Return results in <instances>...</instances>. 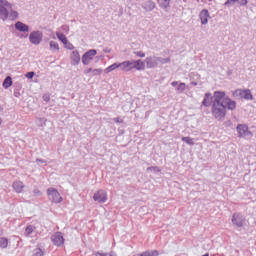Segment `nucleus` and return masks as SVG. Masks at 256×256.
<instances>
[{
    "instance_id": "f257e3e1",
    "label": "nucleus",
    "mask_w": 256,
    "mask_h": 256,
    "mask_svg": "<svg viewBox=\"0 0 256 256\" xmlns=\"http://www.w3.org/2000/svg\"><path fill=\"white\" fill-rule=\"evenodd\" d=\"M237 102L225 94V91H215L211 113L217 121H224L228 111H235Z\"/></svg>"
},
{
    "instance_id": "f03ea898",
    "label": "nucleus",
    "mask_w": 256,
    "mask_h": 256,
    "mask_svg": "<svg viewBox=\"0 0 256 256\" xmlns=\"http://www.w3.org/2000/svg\"><path fill=\"white\" fill-rule=\"evenodd\" d=\"M233 97H235V99H245L246 101H253L254 99L253 94H251V90L249 89H237L233 92Z\"/></svg>"
},
{
    "instance_id": "7ed1b4c3",
    "label": "nucleus",
    "mask_w": 256,
    "mask_h": 256,
    "mask_svg": "<svg viewBox=\"0 0 256 256\" xmlns=\"http://www.w3.org/2000/svg\"><path fill=\"white\" fill-rule=\"evenodd\" d=\"M47 195H48L49 201H51L52 203L57 204L63 201V197H61V194L59 193V191L53 187H50L47 189Z\"/></svg>"
},
{
    "instance_id": "20e7f679",
    "label": "nucleus",
    "mask_w": 256,
    "mask_h": 256,
    "mask_svg": "<svg viewBox=\"0 0 256 256\" xmlns=\"http://www.w3.org/2000/svg\"><path fill=\"white\" fill-rule=\"evenodd\" d=\"M231 221L232 225H234V227H237V229H241V227L245 225V217L239 212H235L232 215Z\"/></svg>"
},
{
    "instance_id": "39448f33",
    "label": "nucleus",
    "mask_w": 256,
    "mask_h": 256,
    "mask_svg": "<svg viewBox=\"0 0 256 256\" xmlns=\"http://www.w3.org/2000/svg\"><path fill=\"white\" fill-rule=\"evenodd\" d=\"M14 27L16 31H19L20 33H22L20 37H25V38L29 37V25L21 21H18L15 23Z\"/></svg>"
},
{
    "instance_id": "423d86ee",
    "label": "nucleus",
    "mask_w": 256,
    "mask_h": 256,
    "mask_svg": "<svg viewBox=\"0 0 256 256\" xmlns=\"http://www.w3.org/2000/svg\"><path fill=\"white\" fill-rule=\"evenodd\" d=\"M29 41L32 45H39L43 41V33L39 30L31 32Z\"/></svg>"
},
{
    "instance_id": "0eeeda50",
    "label": "nucleus",
    "mask_w": 256,
    "mask_h": 256,
    "mask_svg": "<svg viewBox=\"0 0 256 256\" xmlns=\"http://www.w3.org/2000/svg\"><path fill=\"white\" fill-rule=\"evenodd\" d=\"M95 55H97V50L95 49L86 51L82 56L83 65H89L91 61H93V57H95Z\"/></svg>"
},
{
    "instance_id": "6e6552de",
    "label": "nucleus",
    "mask_w": 256,
    "mask_h": 256,
    "mask_svg": "<svg viewBox=\"0 0 256 256\" xmlns=\"http://www.w3.org/2000/svg\"><path fill=\"white\" fill-rule=\"evenodd\" d=\"M94 201L97 203H107V191L100 189L93 195Z\"/></svg>"
},
{
    "instance_id": "1a4fd4ad",
    "label": "nucleus",
    "mask_w": 256,
    "mask_h": 256,
    "mask_svg": "<svg viewBox=\"0 0 256 256\" xmlns=\"http://www.w3.org/2000/svg\"><path fill=\"white\" fill-rule=\"evenodd\" d=\"M214 101H215V94H211V92H207L204 95V99L202 101L201 107H213Z\"/></svg>"
},
{
    "instance_id": "9d476101",
    "label": "nucleus",
    "mask_w": 256,
    "mask_h": 256,
    "mask_svg": "<svg viewBox=\"0 0 256 256\" xmlns=\"http://www.w3.org/2000/svg\"><path fill=\"white\" fill-rule=\"evenodd\" d=\"M52 242L56 247H61L63 243H65V238H63V234L61 232H57L52 237Z\"/></svg>"
},
{
    "instance_id": "9b49d317",
    "label": "nucleus",
    "mask_w": 256,
    "mask_h": 256,
    "mask_svg": "<svg viewBox=\"0 0 256 256\" xmlns=\"http://www.w3.org/2000/svg\"><path fill=\"white\" fill-rule=\"evenodd\" d=\"M199 19H200L202 25H207L209 23V19H211L209 10L203 9L202 11H200Z\"/></svg>"
},
{
    "instance_id": "f8f14e48",
    "label": "nucleus",
    "mask_w": 256,
    "mask_h": 256,
    "mask_svg": "<svg viewBox=\"0 0 256 256\" xmlns=\"http://www.w3.org/2000/svg\"><path fill=\"white\" fill-rule=\"evenodd\" d=\"M70 59H71V65H79V63H81V55H79V51L75 50L71 53L70 55Z\"/></svg>"
},
{
    "instance_id": "ddd939ff",
    "label": "nucleus",
    "mask_w": 256,
    "mask_h": 256,
    "mask_svg": "<svg viewBox=\"0 0 256 256\" xmlns=\"http://www.w3.org/2000/svg\"><path fill=\"white\" fill-rule=\"evenodd\" d=\"M236 131L238 133V137H243L247 135V132L249 131V126L246 124H238L236 127Z\"/></svg>"
},
{
    "instance_id": "4468645a",
    "label": "nucleus",
    "mask_w": 256,
    "mask_h": 256,
    "mask_svg": "<svg viewBox=\"0 0 256 256\" xmlns=\"http://www.w3.org/2000/svg\"><path fill=\"white\" fill-rule=\"evenodd\" d=\"M132 69H136L137 71H145V62L141 59L132 60Z\"/></svg>"
},
{
    "instance_id": "2eb2a0df",
    "label": "nucleus",
    "mask_w": 256,
    "mask_h": 256,
    "mask_svg": "<svg viewBox=\"0 0 256 256\" xmlns=\"http://www.w3.org/2000/svg\"><path fill=\"white\" fill-rule=\"evenodd\" d=\"M141 7H142V9H145L147 12H151V11H153V9H155V7H157V5L155 4L154 1L148 0L144 3H142Z\"/></svg>"
},
{
    "instance_id": "dca6fc26",
    "label": "nucleus",
    "mask_w": 256,
    "mask_h": 256,
    "mask_svg": "<svg viewBox=\"0 0 256 256\" xmlns=\"http://www.w3.org/2000/svg\"><path fill=\"white\" fill-rule=\"evenodd\" d=\"M120 68L121 71H133V64H132V60H126L124 62L120 63Z\"/></svg>"
},
{
    "instance_id": "f3484780",
    "label": "nucleus",
    "mask_w": 256,
    "mask_h": 256,
    "mask_svg": "<svg viewBox=\"0 0 256 256\" xmlns=\"http://www.w3.org/2000/svg\"><path fill=\"white\" fill-rule=\"evenodd\" d=\"M5 7H7L5 4L0 6V19H2V21H7V19H9V10Z\"/></svg>"
},
{
    "instance_id": "a211bd4d",
    "label": "nucleus",
    "mask_w": 256,
    "mask_h": 256,
    "mask_svg": "<svg viewBox=\"0 0 256 256\" xmlns=\"http://www.w3.org/2000/svg\"><path fill=\"white\" fill-rule=\"evenodd\" d=\"M159 8L160 9H164V11H169V9L171 8V0H157Z\"/></svg>"
},
{
    "instance_id": "6ab92c4d",
    "label": "nucleus",
    "mask_w": 256,
    "mask_h": 256,
    "mask_svg": "<svg viewBox=\"0 0 256 256\" xmlns=\"http://www.w3.org/2000/svg\"><path fill=\"white\" fill-rule=\"evenodd\" d=\"M12 187H13L14 191H16V193H22L23 189H25V185L21 181H15L13 183Z\"/></svg>"
},
{
    "instance_id": "aec40b11",
    "label": "nucleus",
    "mask_w": 256,
    "mask_h": 256,
    "mask_svg": "<svg viewBox=\"0 0 256 256\" xmlns=\"http://www.w3.org/2000/svg\"><path fill=\"white\" fill-rule=\"evenodd\" d=\"M21 89H23V86L21 83L16 82L14 83V97L20 98L21 97Z\"/></svg>"
},
{
    "instance_id": "412c9836",
    "label": "nucleus",
    "mask_w": 256,
    "mask_h": 256,
    "mask_svg": "<svg viewBox=\"0 0 256 256\" xmlns=\"http://www.w3.org/2000/svg\"><path fill=\"white\" fill-rule=\"evenodd\" d=\"M147 69H153L157 67V62L153 61L152 57H146L145 59Z\"/></svg>"
},
{
    "instance_id": "4be33fe9",
    "label": "nucleus",
    "mask_w": 256,
    "mask_h": 256,
    "mask_svg": "<svg viewBox=\"0 0 256 256\" xmlns=\"http://www.w3.org/2000/svg\"><path fill=\"white\" fill-rule=\"evenodd\" d=\"M12 85H13V78H11V76H7L2 83L3 88L9 89V87H11Z\"/></svg>"
},
{
    "instance_id": "5701e85b",
    "label": "nucleus",
    "mask_w": 256,
    "mask_h": 256,
    "mask_svg": "<svg viewBox=\"0 0 256 256\" xmlns=\"http://www.w3.org/2000/svg\"><path fill=\"white\" fill-rule=\"evenodd\" d=\"M37 228L33 225H27L24 235L25 237H31V235L33 234V231H35Z\"/></svg>"
},
{
    "instance_id": "b1692460",
    "label": "nucleus",
    "mask_w": 256,
    "mask_h": 256,
    "mask_svg": "<svg viewBox=\"0 0 256 256\" xmlns=\"http://www.w3.org/2000/svg\"><path fill=\"white\" fill-rule=\"evenodd\" d=\"M120 68V63H114V64H112V65H110V66H108L105 70H104V72L105 73H111V71H115V69H119Z\"/></svg>"
},
{
    "instance_id": "393cba45",
    "label": "nucleus",
    "mask_w": 256,
    "mask_h": 256,
    "mask_svg": "<svg viewBox=\"0 0 256 256\" xmlns=\"http://www.w3.org/2000/svg\"><path fill=\"white\" fill-rule=\"evenodd\" d=\"M56 36L59 39V41H61L63 43V45H67L68 40H67V36H65V34H63L61 32H57Z\"/></svg>"
},
{
    "instance_id": "a878e982",
    "label": "nucleus",
    "mask_w": 256,
    "mask_h": 256,
    "mask_svg": "<svg viewBox=\"0 0 256 256\" xmlns=\"http://www.w3.org/2000/svg\"><path fill=\"white\" fill-rule=\"evenodd\" d=\"M8 245H9V239H7L6 237H1L0 238V248L7 249Z\"/></svg>"
},
{
    "instance_id": "bb28decb",
    "label": "nucleus",
    "mask_w": 256,
    "mask_h": 256,
    "mask_svg": "<svg viewBox=\"0 0 256 256\" xmlns=\"http://www.w3.org/2000/svg\"><path fill=\"white\" fill-rule=\"evenodd\" d=\"M183 143H187V145H195V140L191 137H182Z\"/></svg>"
},
{
    "instance_id": "cd10ccee",
    "label": "nucleus",
    "mask_w": 256,
    "mask_h": 256,
    "mask_svg": "<svg viewBox=\"0 0 256 256\" xmlns=\"http://www.w3.org/2000/svg\"><path fill=\"white\" fill-rule=\"evenodd\" d=\"M185 89H187V86L185 83L181 82L177 88H176V91L177 93H183V91H185Z\"/></svg>"
},
{
    "instance_id": "c85d7f7f",
    "label": "nucleus",
    "mask_w": 256,
    "mask_h": 256,
    "mask_svg": "<svg viewBox=\"0 0 256 256\" xmlns=\"http://www.w3.org/2000/svg\"><path fill=\"white\" fill-rule=\"evenodd\" d=\"M157 61H159V63H161L162 65H165V63H171V58H163V57H157L156 58Z\"/></svg>"
},
{
    "instance_id": "c756f323",
    "label": "nucleus",
    "mask_w": 256,
    "mask_h": 256,
    "mask_svg": "<svg viewBox=\"0 0 256 256\" xmlns=\"http://www.w3.org/2000/svg\"><path fill=\"white\" fill-rule=\"evenodd\" d=\"M50 49H52V51H59V43L50 41Z\"/></svg>"
},
{
    "instance_id": "7c9ffc66",
    "label": "nucleus",
    "mask_w": 256,
    "mask_h": 256,
    "mask_svg": "<svg viewBox=\"0 0 256 256\" xmlns=\"http://www.w3.org/2000/svg\"><path fill=\"white\" fill-rule=\"evenodd\" d=\"M235 3H237V0H227L224 5L225 7H227L228 9H230V7H234Z\"/></svg>"
},
{
    "instance_id": "2f4dec72",
    "label": "nucleus",
    "mask_w": 256,
    "mask_h": 256,
    "mask_svg": "<svg viewBox=\"0 0 256 256\" xmlns=\"http://www.w3.org/2000/svg\"><path fill=\"white\" fill-rule=\"evenodd\" d=\"M45 252H43V249L41 248H36L34 249L33 256H44Z\"/></svg>"
},
{
    "instance_id": "473e14b6",
    "label": "nucleus",
    "mask_w": 256,
    "mask_h": 256,
    "mask_svg": "<svg viewBox=\"0 0 256 256\" xmlns=\"http://www.w3.org/2000/svg\"><path fill=\"white\" fill-rule=\"evenodd\" d=\"M2 5H6V7H8V9H13V4L9 3V1L7 0H0V6Z\"/></svg>"
},
{
    "instance_id": "72a5a7b5",
    "label": "nucleus",
    "mask_w": 256,
    "mask_h": 256,
    "mask_svg": "<svg viewBox=\"0 0 256 256\" xmlns=\"http://www.w3.org/2000/svg\"><path fill=\"white\" fill-rule=\"evenodd\" d=\"M102 73H103V69H101V68L94 69V70H92V77L101 75Z\"/></svg>"
},
{
    "instance_id": "f704fd0d",
    "label": "nucleus",
    "mask_w": 256,
    "mask_h": 256,
    "mask_svg": "<svg viewBox=\"0 0 256 256\" xmlns=\"http://www.w3.org/2000/svg\"><path fill=\"white\" fill-rule=\"evenodd\" d=\"M34 196L35 197H42L43 196V192H41V190H39V188H35L33 190Z\"/></svg>"
},
{
    "instance_id": "c9c22d12",
    "label": "nucleus",
    "mask_w": 256,
    "mask_h": 256,
    "mask_svg": "<svg viewBox=\"0 0 256 256\" xmlns=\"http://www.w3.org/2000/svg\"><path fill=\"white\" fill-rule=\"evenodd\" d=\"M236 3H238V5H240V7H245V5H247V3H249V1H247V0H236Z\"/></svg>"
},
{
    "instance_id": "e433bc0d",
    "label": "nucleus",
    "mask_w": 256,
    "mask_h": 256,
    "mask_svg": "<svg viewBox=\"0 0 256 256\" xmlns=\"http://www.w3.org/2000/svg\"><path fill=\"white\" fill-rule=\"evenodd\" d=\"M42 99H43V101H45L46 103H49V101H51V95H49V94H44V95L42 96Z\"/></svg>"
},
{
    "instance_id": "4c0bfd02",
    "label": "nucleus",
    "mask_w": 256,
    "mask_h": 256,
    "mask_svg": "<svg viewBox=\"0 0 256 256\" xmlns=\"http://www.w3.org/2000/svg\"><path fill=\"white\" fill-rule=\"evenodd\" d=\"M25 77H26L27 79H33V77H35V72L30 71V72H28V73L25 74Z\"/></svg>"
},
{
    "instance_id": "58836bf2",
    "label": "nucleus",
    "mask_w": 256,
    "mask_h": 256,
    "mask_svg": "<svg viewBox=\"0 0 256 256\" xmlns=\"http://www.w3.org/2000/svg\"><path fill=\"white\" fill-rule=\"evenodd\" d=\"M10 17H12V19H17L19 17V13L17 11H11Z\"/></svg>"
},
{
    "instance_id": "ea45409f",
    "label": "nucleus",
    "mask_w": 256,
    "mask_h": 256,
    "mask_svg": "<svg viewBox=\"0 0 256 256\" xmlns=\"http://www.w3.org/2000/svg\"><path fill=\"white\" fill-rule=\"evenodd\" d=\"M148 256H159V251L157 250L148 251Z\"/></svg>"
},
{
    "instance_id": "a19ab883",
    "label": "nucleus",
    "mask_w": 256,
    "mask_h": 256,
    "mask_svg": "<svg viewBox=\"0 0 256 256\" xmlns=\"http://www.w3.org/2000/svg\"><path fill=\"white\" fill-rule=\"evenodd\" d=\"M64 45H65L66 49H69L70 51H73V49H75V46H73L71 44V42H69V41H68L67 44H64Z\"/></svg>"
},
{
    "instance_id": "79ce46f5",
    "label": "nucleus",
    "mask_w": 256,
    "mask_h": 256,
    "mask_svg": "<svg viewBox=\"0 0 256 256\" xmlns=\"http://www.w3.org/2000/svg\"><path fill=\"white\" fill-rule=\"evenodd\" d=\"M134 55L141 58L145 57V53L143 51L134 52Z\"/></svg>"
},
{
    "instance_id": "37998d69",
    "label": "nucleus",
    "mask_w": 256,
    "mask_h": 256,
    "mask_svg": "<svg viewBox=\"0 0 256 256\" xmlns=\"http://www.w3.org/2000/svg\"><path fill=\"white\" fill-rule=\"evenodd\" d=\"M114 123H123V119L121 117L113 118Z\"/></svg>"
},
{
    "instance_id": "c03bdc74",
    "label": "nucleus",
    "mask_w": 256,
    "mask_h": 256,
    "mask_svg": "<svg viewBox=\"0 0 256 256\" xmlns=\"http://www.w3.org/2000/svg\"><path fill=\"white\" fill-rule=\"evenodd\" d=\"M93 72V68H88L86 70H84V74L85 75H89V73Z\"/></svg>"
},
{
    "instance_id": "a18cd8bd",
    "label": "nucleus",
    "mask_w": 256,
    "mask_h": 256,
    "mask_svg": "<svg viewBox=\"0 0 256 256\" xmlns=\"http://www.w3.org/2000/svg\"><path fill=\"white\" fill-rule=\"evenodd\" d=\"M107 253H103L101 251L95 252V256H106Z\"/></svg>"
},
{
    "instance_id": "49530a36",
    "label": "nucleus",
    "mask_w": 256,
    "mask_h": 256,
    "mask_svg": "<svg viewBox=\"0 0 256 256\" xmlns=\"http://www.w3.org/2000/svg\"><path fill=\"white\" fill-rule=\"evenodd\" d=\"M61 29H62L63 31H69V26H67V25H62Z\"/></svg>"
},
{
    "instance_id": "de8ad7c7",
    "label": "nucleus",
    "mask_w": 256,
    "mask_h": 256,
    "mask_svg": "<svg viewBox=\"0 0 256 256\" xmlns=\"http://www.w3.org/2000/svg\"><path fill=\"white\" fill-rule=\"evenodd\" d=\"M171 85H172V87H177V86L179 85V82L173 81V82L171 83Z\"/></svg>"
},
{
    "instance_id": "09e8293b",
    "label": "nucleus",
    "mask_w": 256,
    "mask_h": 256,
    "mask_svg": "<svg viewBox=\"0 0 256 256\" xmlns=\"http://www.w3.org/2000/svg\"><path fill=\"white\" fill-rule=\"evenodd\" d=\"M106 256H117V254H115V252L111 251L110 253H106Z\"/></svg>"
},
{
    "instance_id": "8fccbe9b",
    "label": "nucleus",
    "mask_w": 256,
    "mask_h": 256,
    "mask_svg": "<svg viewBox=\"0 0 256 256\" xmlns=\"http://www.w3.org/2000/svg\"><path fill=\"white\" fill-rule=\"evenodd\" d=\"M148 255H149V251H145V252L139 254V256H148Z\"/></svg>"
},
{
    "instance_id": "3c124183",
    "label": "nucleus",
    "mask_w": 256,
    "mask_h": 256,
    "mask_svg": "<svg viewBox=\"0 0 256 256\" xmlns=\"http://www.w3.org/2000/svg\"><path fill=\"white\" fill-rule=\"evenodd\" d=\"M104 53H111V49L109 48L104 49Z\"/></svg>"
},
{
    "instance_id": "603ef678",
    "label": "nucleus",
    "mask_w": 256,
    "mask_h": 256,
    "mask_svg": "<svg viewBox=\"0 0 256 256\" xmlns=\"http://www.w3.org/2000/svg\"><path fill=\"white\" fill-rule=\"evenodd\" d=\"M227 75L229 76V75H233V70H228L227 71Z\"/></svg>"
},
{
    "instance_id": "864d4df0",
    "label": "nucleus",
    "mask_w": 256,
    "mask_h": 256,
    "mask_svg": "<svg viewBox=\"0 0 256 256\" xmlns=\"http://www.w3.org/2000/svg\"><path fill=\"white\" fill-rule=\"evenodd\" d=\"M191 85H193L194 87H197V82L192 81V82H191Z\"/></svg>"
},
{
    "instance_id": "5fc2aeb1",
    "label": "nucleus",
    "mask_w": 256,
    "mask_h": 256,
    "mask_svg": "<svg viewBox=\"0 0 256 256\" xmlns=\"http://www.w3.org/2000/svg\"><path fill=\"white\" fill-rule=\"evenodd\" d=\"M151 169H158V167L157 166H155V167H153V166L148 167V170H151Z\"/></svg>"
},
{
    "instance_id": "6e6d98bb",
    "label": "nucleus",
    "mask_w": 256,
    "mask_h": 256,
    "mask_svg": "<svg viewBox=\"0 0 256 256\" xmlns=\"http://www.w3.org/2000/svg\"><path fill=\"white\" fill-rule=\"evenodd\" d=\"M37 161H39L40 163H45V161H43L41 159H37Z\"/></svg>"
},
{
    "instance_id": "4d7b16f0",
    "label": "nucleus",
    "mask_w": 256,
    "mask_h": 256,
    "mask_svg": "<svg viewBox=\"0 0 256 256\" xmlns=\"http://www.w3.org/2000/svg\"><path fill=\"white\" fill-rule=\"evenodd\" d=\"M0 113H3V108L1 107V105H0Z\"/></svg>"
},
{
    "instance_id": "13d9d810",
    "label": "nucleus",
    "mask_w": 256,
    "mask_h": 256,
    "mask_svg": "<svg viewBox=\"0 0 256 256\" xmlns=\"http://www.w3.org/2000/svg\"><path fill=\"white\" fill-rule=\"evenodd\" d=\"M3 123V120L0 118V125Z\"/></svg>"
},
{
    "instance_id": "bf43d9fd",
    "label": "nucleus",
    "mask_w": 256,
    "mask_h": 256,
    "mask_svg": "<svg viewBox=\"0 0 256 256\" xmlns=\"http://www.w3.org/2000/svg\"><path fill=\"white\" fill-rule=\"evenodd\" d=\"M211 1H213V0H208V3H211Z\"/></svg>"
},
{
    "instance_id": "052dcab7",
    "label": "nucleus",
    "mask_w": 256,
    "mask_h": 256,
    "mask_svg": "<svg viewBox=\"0 0 256 256\" xmlns=\"http://www.w3.org/2000/svg\"><path fill=\"white\" fill-rule=\"evenodd\" d=\"M202 3H205V0H202Z\"/></svg>"
},
{
    "instance_id": "680f3d73",
    "label": "nucleus",
    "mask_w": 256,
    "mask_h": 256,
    "mask_svg": "<svg viewBox=\"0 0 256 256\" xmlns=\"http://www.w3.org/2000/svg\"><path fill=\"white\" fill-rule=\"evenodd\" d=\"M197 2L199 3V0H197Z\"/></svg>"
}]
</instances>
